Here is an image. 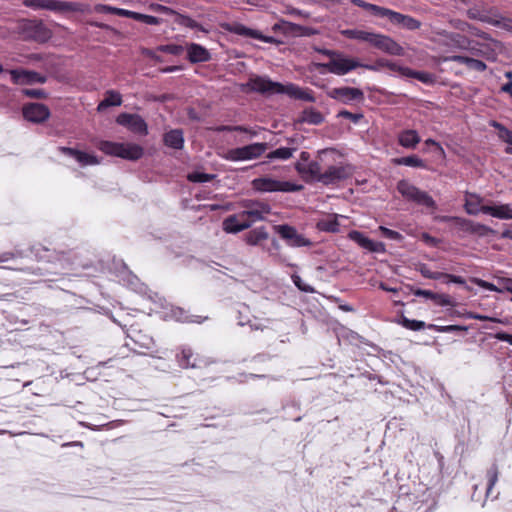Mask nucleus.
I'll return each mask as SVG.
<instances>
[{
	"mask_svg": "<svg viewBox=\"0 0 512 512\" xmlns=\"http://www.w3.org/2000/svg\"><path fill=\"white\" fill-rule=\"evenodd\" d=\"M244 91L258 92L261 94H286L292 98L300 99L308 102H315V97L309 89H302L295 84L283 85L274 82L265 76H252L248 82L242 85Z\"/></svg>",
	"mask_w": 512,
	"mask_h": 512,
	"instance_id": "obj_1",
	"label": "nucleus"
},
{
	"mask_svg": "<svg viewBox=\"0 0 512 512\" xmlns=\"http://www.w3.org/2000/svg\"><path fill=\"white\" fill-rule=\"evenodd\" d=\"M341 34L349 39H355L363 42H367L375 48L388 53L390 55L402 56L404 55V49L391 37L377 34L365 30L359 29H346L342 30Z\"/></svg>",
	"mask_w": 512,
	"mask_h": 512,
	"instance_id": "obj_2",
	"label": "nucleus"
},
{
	"mask_svg": "<svg viewBox=\"0 0 512 512\" xmlns=\"http://www.w3.org/2000/svg\"><path fill=\"white\" fill-rule=\"evenodd\" d=\"M96 146L106 155L129 161H137L144 155L143 147L135 143H119L101 140L97 142Z\"/></svg>",
	"mask_w": 512,
	"mask_h": 512,
	"instance_id": "obj_3",
	"label": "nucleus"
},
{
	"mask_svg": "<svg viewBox=\"0 0 512 512\" xmlns=\"http://www.w3.org/2000/svg\"><path fill=\"white\" fill-rule=\"evenodd\" d=\"M317 67L323 68L326 71L339 76L345 75L359 67H363L368 70L377 69L375 65L362 64L357 58L348 57L341 52L327 63L317 64Z\"/></svg>",
	"mask_w": 512,
	"mask_h": 512,
	"instance_id": "obj_4",
	"label": "nucleus"
},
{
	"mask_svg": "<svg viewBox=\"0 0 512 512\" xmlns=\"http://www.w3.org/2000/svg\"><path fill=\"white\" fill-rule=\"evenodd\" d=\"M251 185L255 191L262 193L297 192L303 188L302 185L295 184L289 181H281L269 176L255 178L252 180Z\"/></svg>",
	"mask_w": 512,
	"mask_h": 512,
	"instance_id": "obj_5",
	"label": "nucleus"
},
{
	"mask_svg": "<svg viewBox=\"0 0 512 512\" xmlns=\"http://www.w3.org/2000/svg\"><path fill=\"white\" fill-rule=\"evenodd\" d=\"M397 190L407 201L431 209L436 208L435 201L427 192L420 190L407 180H400L397 183Z\"/></svg>",
	"mask_w": 512,
	"mask_h": 512,
	"instance_id": "obj_6",
	"label": "nucleus"
},
{
	"mask_svg": "<svg viewBox=\"0 0 512 512\" xmlns=\"http://www.w3.org/2000/svg\"><path fill=\"white\" fill-rule=\"evenodd\" d=\"M333 149H325L318 152V161L308 163L297 162L295 169L305 179H311L320 183V176L323 174V165L327 164L326 158L334 155Z\"/></svg>",
	"mask_w": 512,
	"mask_h": 512,
	"instance_id": "obj_7",
	"label": "nucleus"
},
{
	"mask_svg": "<svg viewBox=\"0 0 512 512\" xmlns=\"http://www.w3.org/2000/svg\"><path fill=\"white\" fill-rule=\"evenodd\" d=\"M268 149L267 143H252L243 147L228 150L223 158L228 161H247L257 159Z\"/></svg>",
	"mask_w": 512,
	"mask_h": 512,
	"instance_id": "obj_8",
	"label": "nucleus"
},
{
	"mask_svg": "<svg viewBox=\"0 0 512 512\" xmlns=\"http://www.w3.org/2000/svg\"><path fill=\"white\" fill-rule=\"evenodd\" d=\"M24 5L33 9H45L55 12L66 10L85 12L88 10L87 5L59 0H24Z\"/></svg>",
	"mask_w": 512,
	"mask_h": 512,
	"instance_id": "obj_9",
	"label": "nucleus"
},
{
	"mask_svg": "<svg viewBox=\"0 0 512 512\" xmlns=\"http://www.w3.org/2000/svg\"><path fill=\"white\" fill-rule=\"evenodd\" d=\"M323 174L320 176V183L323 185H334L348 179L353 174V169L349 164L338 163L324 165Z\"/></svg>",
	"mask_w": 512,
	"mask_h": 512,
	"instance_id": "obj_10",
	"label": "nucleus"
},
{
	"mask_svg": "<svg viewBox=\"0 0 512 512\" xmlns=\"http://www.w3.org/2000/svg\"><path fill=\"white\" fill-rule=\"evenodd\" d=\"M483 42L471 41L469 51L479 57H483L488 61H495L498 54L502 51V44L491 38L488 35V39H483Z\"/></svg>",
	"mask_w": 512,
	"mask_h": 512,
	"instance_id": "obj_11",
	"label": "nucleus"
},
{
	"mask_svg": "<svg viewBox=\"0 0 512 512\" xmlns=\"http://www.w3.org/2000/svg\"><path fill=\"white\" fill-rule=\"evenodd\" d=\"M275 231L279 236L286 241L287 245L294 248L311 247L312 241L304 235L298 233L295 227L288 224L276 225Z\"/></svg>",
	"mask_w": 512,
	"mask_h": 512,
	"instance_id": "obj_12",
	"label": "nucleus"
},
{
	"mask_svg": "<svg viewBox=\"0 0 512 512\" xmlns=\"http://www.w3.org/2000/svg\"><path fill=\"white\" fill-rule=\"evenodd\" d=\"M435 35L438 37L439 43L450 48L468 50L471 44V40L459 33L437 30L435 31Z\"/></svg>",
	"mask_w": 512,
	"mask_h": 512,
	"instance_id": "obj_13",
	"label": "nucleus"
},
{
	"mask_svg": "<svg viewBox=\"0 0 512 512\" xmlns=\"http://www.w3.org/2000/svg\"><path fill=\"white\" fill-rule=\"evenodd\" d=\"M242 207L245 209L240 212V216L250 217L254 222L264 220L265 216L271 212V207L260 201L245 200L242 202Z\"/></svg>",
	"mask_w": 512,
	"mask_h": 512,
	"instance_id": "obj_14",
	"label": "nucleus"
},
{
	"mask_svg": "<svg viewBox=\"0 0 512 512\" xmlns=\"http://www.w3.org/2000/svg\"><path fill=\"white\" fill-rule=\"evenodd\" d=\"M116 122L119 125L127 127L134 133L146 135L148 133V127L145 120L137 114L121 113L118 115Z\"/></svg>",
	"mask_w": 512,
	"mask_h": 512,
	"instance_id": "obj_15",
	"label": "nucleus"
},
{
	"mask_svg": "<svg viewBox=\"0 0 512 512\" xmlns=\"http://www.w3.org/2000/svg\"><path fill=\"white\" fill-rule=\"evenodd\" d=\"M23 116L30 122L42 123L50 117V110L42 103H30L23 107Z\"/></svg>",
	"mask_w": 512,
	"mask_h": 512,
	"instance_id": "obj_16",
	"label": "nucleus"
},
{
	"mask_svg": "<svg viewBox=\"0 0 512 512\" xmlns=\"http://www.w3.org/2000/svg\"><path fill=\"white\" fill-rule=\"evenodd\" d=\"M329 96L344 104H349L353 101H361L364 98V93L359 88L354 87H339L333 88L329 92Z\"/></svg>",
	"mask_w": 512,
	"mask_h": 512,
	"instance_id": "obj_17",
	"label": "nucleus"
},
{
	"mask_svg": "<svg viewBox=\"0 0 512 512\" xmlns=\"http://www.w3.org/2000/svg\"><path fill=\"white\" fill-rule=\"evenodd\" d=\"M9 73L12 81L18 85L45 83L47 80L46 76L30 70L14 69L10 70Z\"/></svg>",
	"mask_w": 512,
	"mask_h": 512,
	"instance_id": "obj_18",
	"label": "nucleus"
},
{
	"mask_svg": "<svg viewBox=\"0 0 512 512\" xmlns=\"http://www.w3.org/2000/svg\"><path fill=\"white\" fill-rule=\"evenodd\" d=\"M59 151L64 155L74 158L82 166L100 164V160L97 158V156L93 154H89L74 148L64 146L59 147Z\"/></svg>",
	"mask_w": 512,
	"mask_h": 512,
	"instance_id": "obj_19",
	"label": "nucleus"
},
{
	"mask_svg": "<svg viewBox=\"0 0 512 512\" xmlns=\"http://www.w3.org/2000/svg\"><path fill=\"white\" fill-rule=\"evenodd\" d=\"M489 207L488 204H484V199L476 194L467 192L465 195L464 209L469 215H477L480 212L485 214V208Z\"/></svg>",
	"mask_w": 512,
	"mask_h": 512,
	"instance_id": "obj_20",
	"label": "nucleus"
},
{
	"mask_svg": "<svg viewBox=\"0 0 512 512\" xmlns=\"http://www.w3.org/2000/svg\"><path fill=\"white\" fill-rule=\"evenodd\" d=\"M386 17H388L392 23L400 25L407 30H417L421 26V22L418 21L417 19L390 9Z\"/></svg>",
	"mask_w": 512,
	"mask_h": 512,
	"instance_id": "obj_21",
	"label": "nucleus"
},
{
	"mask_svg": "<svg viewBox=\"0 0 512 512\" xmlns=\"http://www.w3.org/2000/svg\"><path fill=\"white\" fill-rule=\"evenodd\" d=\"M467 16L470 19L478 20L493 26H500L501 21L498 19V14L493 11H486L477 7L467 10Z\"/></svg>",
	"mask_w": 512,
	"mask_h": 512,
	"instance_id": "obj_22",
	"label": "nucleus"
},
{
	"mask_svg": "<svg viewBox=\"0 0 512 512\" xmlns=\"http://www.w3.org/2000/svg\"><path fill=\"white\" fill-rule=\"evenodd\" d=\"M187 58L191 63L207 62L211 59L210 52L203 46L190 43L186 47Z\"/></svg>",
	"mask_w": 512,
	"mask_h": 512,
	"instance_id": "obj_23",
	"label": "nucleus"
},
{
	"mask_svg": "<svg viewBox=\"0 0 512 512\" xmlns=\"http://www.w3.org/2000/svg\"><path fill=\"white\" fill-rule=\"evenodd\" d=\"M240 212L238 214L230 215L224 219L222 226L226 233L236 234L243 230L250 228V223L240 222Z\"/></svg>",
	"mask_w": 512,
	"mask_h": 512,
	"instance_id": "obj_24",
	"label": "nucleus"
},
{
	"mask_svg": "<svg viewBox=\"0 0 512 512\" xmlns=\"http://www.w3.org/2000/svg\"><path fill=\"white\" fill-rule=\"evenodd\" d=\"M485 214L501 220H512V206L510 204H493L485 208Z\"/></svg>",
	"mask_w": 512,
	"mask_h": 512,
	"instance_id": "obj_25",
	"label": "nucleus"
},
{
	"mask_svg": "<svg viewBox=\"0 0 512 512\" xmlns=\"http://www.w3.org/2000/svg\"><path fill=\"white\" fill-rule=\"evenodd\" d=\"M442 222H450L453 226L459 231L463 232L465 235H471L473 222L472 220L461 218L457 216H441L439 218Z\"/></svg>",
	"mask_w": 512,
	"mask_h": 512,
	"instance_id": "obj_26",
	"label": "nucleus"
},
{
	"mask_svg": "<svg viewBox=\"0 0 512 512\" xmlns=\"http://www.w3.org/2000/svg\"><path fill=\"white\" fill-rule=\"evenodd\" d=\"M269 237V234L265 227H257L255 229L250 230L248 233L244 235V241L250 246L260 245L261 242L266 241Z\"/></svg>",
	"mask_w": 512,
	"mask_h": 512,
	"instance_id": "obj_27",
	"label": "nucleus"
},
{
	"mask_svg": "<svg viewBox=\"0 0 512 512\" xmlns=\"http://www.w3.org/2000/svg\"><path fill=\"white\" fill-rule=\"evenodd\" d=\"M163 141L166 146L179 150L183 148L184 137L183 132L180 129H174L166 132L163 137Z\"/></svg>",
	"mask_w": 512,
	"mask_h": 512,
	"instance_id": "obj_28",
	"label": "nucleus"
},
{
	"mask_svg": "<svg viewBox=\"0 0 512 512\" xmlns=\"http://www.w3.org/2000/svg\"><path fill=\"white\" fill-rule=\"evenodd\" d=\"M420 141V136L416 130H404L398 135V142L404 148L413 149Z\"/></svg>",
	"mask_w": 512,
	"mask_h": 512,
	"instance_id": "obj_29",
	"label": "nucleus"
},
{
	"mask_svg": "<svg viewBox=\"0 0 512 512\" xmlns=\"http://www.w3.org/2000/svg\"><path fill=\"white\" fill-rule=\"evenodd\" d=\"M349 237L351 240L358 243L361 247L376 252L379 250L380 244L377 242L372 241L371 239L367 238L363 233L359 231H351L349 233Z\"/></svg>",
	"mask_w": 512,
	"mask_h": 512,
	"instance_id": "obj_30",
	"label": "nucleus"
},
{
	"mask_svg": "<svg viewBox=\"0 0 512 512\" xmlns=\"http://www.w3.org/2000/svg\"><path fill=\"white\" fill-rule=\"evenodd\" d=\"M122 104V97L120 93L114 90H108L105 93V98L98 104L97 110L104 111L110 106H120Z\"/></svg>",
	"mask_w": 512,
	"mask_h": 512,
	"instance_id": "obj_31",
	"label": "nucleus"
},
{
	"mask_svg": "<svg viewBox=\"0 0 512 512\" xmlns=\"http://www.w3.org/2000/svg\"><path fill=\"white\" fill-rule=\"evenodd\" d=\"M317 229L324 232L336 233L339 231L338 215H330L317 222Z\"/></svg>",
	"mask_w": 512,
	"mask_h": 512,
	"instance_id": "obj_32",
	"label": "nucleus"
},
{
	"mask_svg": "<svg viewBox=\"0 0 512 512\" xmlns=\"http://www.w3.org/2000/svg\"><path fill=\"white\" fill-rule=\"evenodd\" d=\"M299 121L311 125H319L324 121V117L314 108H308L301 113Z\"/></svg>",
	"mask_w": 512,
	"mask_h": 512,
	"instance_id": "obj_33",
	"label": "nucleus"
},
{
	"mask_svg": "<svg viewBox=\"0 0 512 512\" xmlns=\"http://www.w3.org/2000/svg\"><path fill=\"white\" fill-rule=\"evenodd\" d=\"M351 3L354 5L361 7L367 11H370L372 14L380 17H386L389 9L377 6L375 4L367 3L363 0H351Z\"/></svg>",
	"mask_w": 512,
	"mask_h": 512,
	"instance_id": "obj_34",
	"label": "nucleus"
},
{
	"mask_svg": "<svg viewBox=\"0 0 512 512\" xmlns=\"http://www.w3.org/2000/svg\"><path fill=\"white\" fill-rule=\"evenodd\" d=\"M487 477V488H486V497H490L492 494L493 487L498 481L499 477V467L497 463H493L491 467L486 472Z\"/></svg>",
	"mask_w": 512,
	"mask_h": 512,
	"instance_id": "obj_35",
	"label": "nucleus"
},
{
	"mask_svg": "<svg viewBox=\"0 0 512 512\" xmlns=\"http://www.w3.org/2000/svg\"><path fill=\"white\" fill-rule=\"evenodd\" d=\"M295 151H296V148L280 147V148H277V149L269 152L266 155V158L269 160H275V159L288 160L293 156Z\"/></svg>",
	"mask_w": 512,
	"mask_h": 512,
	"instance_id": "obj_36",
	"label": "nucleus"
},
{
	"mask_svg": "<svg viewBox=\"0 0 512 512\" xmlns=\"http://www.w3.org/2000/svg\"><path fill=\"white\" fill-rule=\"evenodd\" d=\"M397 165H404L415 168H426L425 162L416 155L406 156L394 159Z\"/></svg>",
	"mask_w": 512,
	"mask_h": 512,
	"instance_id": "obj_37",
	"label": "nucleus"
},
{
	"mask_svg": "<svg viewBox=\"0 0 512 512\" xmlns=\"http://www.w3.org/2000/svg\"><path fill=\"white\" fill-rule=\"evenodd\" d=\"M193 358V352L190 348H183L181 350V353L178 355V362H179V365L182 367V368H194L196 366L195 362L191 361V359Z\"/></svg>",
	"mask_w": 512,
	"mask_h": 512,
	"instance_id": "obj_38",
	"label": "nucleus"
},
{
	"mask_svg": "<svg viewBox=\"0 0 512 512\" xmlns=\"http://www.w3.org/2000/svg\"><path fill=\"white\" fill-rule=\"evenodd\" d=\"M427 327L430 330L440 332V333H448V332H454V331H467V327L460 326V325L439 326V325H435V324H430Z\"/></svg>",
	"mask_w": 512,
	"mask_h": 512,
	"instance_id": "obj_39",
	"label": "nucleus"
},
{
	"mask_svg": "<svg viewBox=\"0 0 512 512\" xmlns=\"http://www.w3.org/2000/svg\"><path fill=\"white\" fill-rule=\"evenodd\" d=\"M232 32L242 35V36H249L252 38H260V33L258 31H255L253 29H250L242 24H236L231 29Z\"/></svg>",
	"mask_w": 512,
	"mask_h": 512,
	"instance_id": "obj_40",
	"label": "nucleus"
},
{
	"mask_svg": "<svg viewBox=\"0 0 512 512\" xmlns=\"http://www.w3.org/2000/svg\"><path fill=\"white\" fill-rule=\"evenodd\" d=\"M472 230L471 235H477L479 237H486L495 233L492 228L477 222H473Z\"/></svg>",
	"mask_w": 512,
	"mask_h": 512,
	"instance_id": "obj_41",
	"label": "nucleus"
},
{
	"mask_svg": "<svg viewBox=\"0 0 512 512\" xmlns=\"http://www.w3.org/2000/svg\"><path fill=\"white\" fill-rule=\"evenodd\" d=\"M401 324L403 327L412 331H419L426 327L425 322L419 320H411L407 317H402Z\"/></svg>",
	"mask_w": 512,
	"mask_h": 512,
	"instance_id": "obj_42",
	"label": "nucleus"
},
{
	"mask_svg": "<svg viewBox=\"0 0 512 512\" xmlns=\"http://www.w3.org/2000/svg\"><path fill=\"white\" fill-rule=\"evenodd\" d=\"M434 303L439 306H456V301L448 294L436 293L433 299Z\"/></svg>",
	"mask_w": 512,
	"mask_h": 512,
	"instance_id": "obj_43",
	"label": "nucleus"
},
{
	"mask_svg": "<svg viewBox=\"0 0 512 512\" xmlns=\"http://www.w3.org/2000/svg\"><path fill=\"white\" fill-rule=\"evenodd\" d=\"M214 177L211 174L193 172L188 175V180L195 183H205L211 181Z\"/></svg>",
	"mask_w": 512,
	"mask_h": 512,
	"instance_id": "obj_44",
	"label": "nucleus"
},
{
	"mask_svg": "<svg viewBox=\"0 0 512 512\" xmlns=\"http://www.w3.org/2000/svg\"><path fill=\"white\" fill-rule=\"evenodd\" d=\"M174 316L178 321L182 322H197L201 323L205 318H202L200 316H197L196 319H191L188 315H186L185 311L181 308H177L174 311Z\"/></svg>",
	"mask_w": 512,
	"mask_h": 512,
	"instance_id": "obj_45",
	"label": "nucleus"
},
{
	"mask_svg": "<svg viewBox=\"0 0 512 512\" xmlns=\"http://www.w3.org/2000/svg\"><path fill=\"white\" fill-rule=\"evenodd\" d=\"M157 49L158 51L171 55H180L184 51V48L181 45L176 44L161 45Z\"/></svg>",
	"mask_w": 512,
	"mask_h": 512,
	"instance_id": "obj_46",
	"label": "nucleus"
},
{
	"mask_svg": "<svg viewBox=\"0 0 512 512\" xmlns=\"http://www.w3.org/2000/svg\"><path fill=\"white\" fill-rule=\"evenodd\" d=\"M135 20L144 22L148 25H158L161 22V19L155 16L146 15L142 13H136Z\"/></svg>",
	"mask_w": 512,
	"mask_h": 512,
	"instance_id": "obj_47",
	"label": "nucleus"
},
{
	"mask_svg": "<svg viewBox=\"0 0 512 512\" xmlns=\"http://www.w3.org/2000/svg\"><path fill=\"white\" fill-rule=\"evenodd\" d=\"M421 275L427 279L438 280L443 278L444 273L442 272H433L426 265H422L419 269Z\"/></svg>",
	"mask_w": 512,
	"mask_h": 512,
	"instance_id": "obj_48",
	"label": "nucleus"
},
{
	"mask_svg": "<svg viewBox=\"0 0 512 512\" xmlns=\"http://www.w3.org/2000/svg\"><path fill=\"white\" fill-rule=\"evenodd\" d=\"M466 66L469 69L475 70L478 72H483L487 69V65L483 61L475 59V58H471V57H469L468 63Z\"/></svg>",
	"mask_w": 512,
	"mask_h": 512,
	"instance_id": "obj_49",
	"label": "nucleus"
},
{
	"mask_svg": "<svg viewBox=\"0 0 512 512\" xmlns=\"http://www.w3.org/2000/svg\"><path fill=\"white\" fill-rule=\"evenodd\" d=\"M212 130L215 132H232V131L248 132L249 131L247 129V127L239 126V125H237V126L221 125V126L212 128Z\"/></svg>",
	"mask_w": 512,
	"mask_h": 512,
	"instance_id": "obj_50",
	"label": "nucleus"
},
{
	"mask_svg": "<svg viewBox=\"0 0 512 512\" xmlns=\"http://www.w3.org/2000/svg\"><path fill=\"white\" fill-rule=\"evenodd\" d=\"M179 23L185 27L191 28V29H200L204 30L199 23H197L194 19L188 17V16H181Z\"/></svg>",
	"mask_w": 512,
	"mask_h": 512,
	"instance_id": "obj_51",
	"label": "nucleus"
},
{
	"mask_svg": "<svg viewBox=\"0 0 512 512\" xmlns=\"http://www.w3.org/2000/svg\"><path fill=\"white\" fill-rule=\"evenodd\" d=\"M379 229L381 230L382 234L386 238H389V239H392V240H400L402 238V235L399 232H397V231L388 229V228H386L384 226H380Z\"/></svg>",
	"mask_w": 512,
	"mask_h": 512,
	"instance_id": "obj_52",
	"label": "nucleus"
},
{
	"mask_svg": "<svg viewBox=\"0 0 512 512\" xmlns=\"http://www.w3.org/2000/svg\"><path fill=\"white\" fill-rule=\"evenodd\" d=\"M23 93L31 98L41 99L46 97V93L42 89H24Z\"/></svg>",
	"mask_w": 512,
	"mask_h": 512,
	"instance_id": "obj_53",
	"label": "nucleus"
},
{
	"mask_svg": "<svg viewBox=\"0 0 512 512\" xmlns=\"http://www.w3.org/2000/svg\"><path fill=\"white\" fill-rule=\"evenodd\" d=\"M474 282L481 288H484L488 291L492 292H500L501 289H499L497 286H495L493 283L487 282L482 279H475Z\"/></svg>",
	"mask_w": 512,
	"mask_h": 512,
	"instance_id": "obj_54",
	"label": "nucleus"
},
{
	"mask_svg": "<svg viewBox=\"0 0 512 512\" xmlns=\"http://www.w3.org/2000/svg\"><path fill=\"white\" fill-rule=\"evenodd\" d=\"M414 78L425 84H429L434 81L433 75L427 72L416 71V73L414 74Z\"/></svg>",
	"mask_w": 512,
	"mask_h": 512,
	"instance_id": "obj_55",
	"label": "nucleus"
},
{
	"mask_svg": "<svg viewBox=\"0 0 512 512\" xmlns=\"http://www.w3.org/2000/svg\"><path fill=\"white\" fill-rule=\"evenodd\" d=\"M412 293L415 295V296H418V297H424L426 299H430L433 301L434 299V296H435V292H432L431 290H423V289H411Z\"/></svg>",
	"mask_w": 512,
	"mask_h": 512,
	"instance_id": "obj_56",
	"label": "nucleus"
},
{
	"mask_svg": "<svg viewBox=\"0 0 512 512\" xmlns=\"http://www.w3.org/2000/svg\"><path fill=\"white\" fill-rule=\"evenodd\" d=\"M443 278L446 280L447 283H456L460 285H464L466 283L465 279L461 276L453 275L444 273Z\"/></svg>",
	"mask_w": 512,
	"mask_h": 512,
	"instance_id": "obj_57",
	"label": "nucleus"
},
{
	"mask_svg": "<svg viewBox=\"0 0 512 512\" xmlns=\"http://www.w3.org/2000/svg\"><path fill=\"white\" fill-rule=\"evenodd\" d=\"M466 316H467V318L480 320V321L501 322V320H499L497 318H492V317H489L486 315L476 314V313H472V312L467 313Z\"/></svg>",
	"mask_w": 512,
	"mask_h": 512,
	"instance_id": "obj_58",
	"label": "nucleus"
},
{
	"mask_svg": "<svg viewBox=\"0 0 512 512\" xmlns=\"http://www.w3.org/2000/svg\"><path fill=\"white\" fill-rule=\"evenodd\" d=\"M338 116L339 117H343V118H347V119L351 120L354 123H357L359 121V119L362 118L361 114H354V113H351V112L346 111V110L340 111Z\"/></svg>",
	"mask_w": 512,
	"mask_h": 512,
	"instance_id": "obj_59",
	"label": "nucleus"
},
{
	"mask_svg": "<svg viewBox=\"0 0 512 512\" xmlns=\"http://www.w3.org/2000/svg\"><path fill=\"white\" fill-rule=\"evenodd\" d=\"M292 279H293V282L294 284L301 290V291H304V292H313V289L309 286V285H306V284H303L302 281H301V278L300 276L298 275H293L292 276Z\"/></svg>",
	"mask_w": 512,
	"mask_h": 512,
	"instance_id": "obj_60",
	"label": "nucleus"
},
{
	"mask_svg": "<svg viewBox=\"0 0 512 512\" xmlns=\"http://www.w3.org/2000/svg\"><path fill=\"white\" fill-rule=\"evenodd\" d=\"M94 11L97 13H111L114 14L115 7L106 4H97L94 7Z\"/></svg>",
	"mask_w": 512,
	"mask_h": 512,
	"instance_id": "obj_61",
	"label": "nucleus"
},
{
	"mask_svg": "<svg viewBox=\"0 0 512 512\" xmlns=\"http://www.w3.org/2000/svg\"><path fill=\"white\" fill-rule=\"evenodd\" d=\"M500 139L504 142L512 145V131L507 129L506 127H501V134L499 135Z\"/></svg>",
	"mask_w": 512,
	"mask_h": 512,
	"instance_id": "obj_62",
	"label": "nucleus"
},
{
	"mask_svg": "<svg viewBox=\"0 0 512 512\" xmlns=\"http://www.w3.org/2000/svg\"><path fill=\"white\" fill-rule=\"evenodd\" d=\"M136 13L137 12L126 10L123 8H117V7H115V11H114L115 15L132 18L134 20H135Z\"/></svg>",
	"mask_w": 512,
	"mask_h": 512,
	"instance_id": "obj_63",
	"label": "nucleus"
},
{
	"mask_svg": "<svg viewBox=\"0 0 512 512\" xmlns=\"http://www.w3.org/2000/svg\"><path fill=\"white\" fill-rule=\"evenodd\" d=\"M451 25L460 31H467L468 28H471V25L467 22L461 20H452L450 21Z\"/></svg>",
	"mask_w": 512,
	"mask_h": 512,
	"instance_id": "obj_64",
	"label": "nucleus"
}]
</instances>
